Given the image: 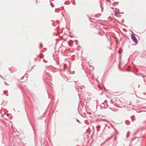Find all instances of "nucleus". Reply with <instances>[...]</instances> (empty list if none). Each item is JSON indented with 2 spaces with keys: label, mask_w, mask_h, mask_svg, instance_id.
Segmentation results:
<instances>
[{
  "label": "nucleus",
  "mask_w": 146,
  "mask_h": 146,
  "mask_svg": "<svg viewBox=\"0 0 146 146\" xmlns=\"http://www.w3.org/2000/svg\"><path fill=\"white\" fill-rule=\"evenodd\" d=\"M27 72H28V71H27V72H26V73H27Z\"/></svg>",
  "instance_id": "obj_31"
},
{
  "label": "nucleus",
  "mask_w": 146,
  "mask_h": 146,
  "mask_svg": "<svg viewBox=\"0 0 146 146\" xmlns=\"http://www.w3.org/2000/svg\"><path fill=\"white\" fill-rule=\"evenodd\" d=\"M136 75H138V74H136Z\"/></svg>",
  "instance_id": "obj_23"
},
{
  "label": "nucleus",
  "mask_w": 146,
  "mask_h": 146,
  "mask_svg": "<svg viewBox=\"0 0 146 146\" xmlns=\"http://www.w3.org/2000/svg\"><path fill=\"white\" fill-rule=\"evenodd\" d=\"M99 34H100V33H99Z\"/></svg>",
  "instance_id": "obj_29"
},
{
  "label": "nucleus",
  "mask_w": 146,
  "mask_h": 146,
  "mask_svg": "<svg viewBox=\"0 0 146 146\" xmlns=\"http://www.w3.org/2000/svg\"><path fill=\"white\" fill-rule=\"evenodd\" d=\"M131 38L132 40L136 43H137L138 41L137 38L134 35L132 34L131 35Z\"/></svg>",
  "instance_id": "obj_1"
},
{
  "label": "nucleus",
  "mask_w": 146,
  "mask_h": 146,
  "mask_svg": "<svg viewBox=\"0 0 146 146\" xmlns=\"http://www.w3.org/2000/svg\"><path fill=\"white\" fill-rule=\"evenodd\" d=\"M121 56L120 55L119 56V60H121Z\"/></svg>",
  "instance_id": "obj_14"
},
{
  "label": "nucleus",
  "mask_w": 146,
  "mask_h": 146,
  "mask_svg": "<svg viewBox=\"0 0 146 146\" xmlns=\"http://www.w3.org/2000/svg\"><path fill=\"white\" fill-rule=\"evenodd\" d=\"M100 106L102 107V108H103L104 107V103H102V104H101L100 105Z\"/></svg>",
  "instance_id": "obj_4"
},
{
  "label": "nucleus",
  "mask_w": 146,
  "mask_h": 146,
  "mask_svg": "<svg viewBox=\"0 0 146 146\" xmlns=\"http://www.w3.org/2000/svg\"><path fill=\"white\" fill-rule=\"evenodd\" d=\"M114 11V12H115V15H116L117 14H121V13H119L118 11Z\"/></svg>",
  "instance_id": "obj_2"
},
{
  "label": "nucleus",
  "mask_w": 146,
  "mask_h": 146,
  "mask_svg": "<svg viewBox=\"0 0 146 146\" xmlns=\"http://www.w3.org/2000/svg\"><path fill=\"white\" fill-rule=\"evenodd\" d=\"M120 62H119V64H120Z\"/></svg>",
  "instance_id": "obj_24"
},
{
  "label": "nucleus",
  "mask_w": 146,
  "mask_h": 146,
  "mask_svg": "<svg viewBox=\"0 0 146 146\" xmlns=\"http://www.w3.org/2000/svg\"><path fill=\"white\" fill-rule=\"evenodd\" d=\"M129 131H128V133H129Z\"/></svg>",
  "instance_id": "obj_25"
},
{
  "label": "nucleus",
  "mask_w": 146,
  "mask_h": 146,
  "mask_svg": "<svg viewBox=\"0 0 146 146\" xmlns=\"http://www.w3.org/2000/svg\"><path fill=\"white\" fill-rule=\"evenodd\" d=\"M116 139H117V136H115V140Z\"/></svg>",
  "instance_id": "obj_13"
},
{
  "label": "nucleus",
  "mask_w": 146,
  "mask_h": 146,
  "mask_svg": "<svg viewBox=\"0 0 146 146\" xmlns=\"http://www.w3.org/2000/svg\"><path fill=\"white\" fill-rule=\"evenodd\" d=\"M28 77V76H25V77H26V78H27Z\"/></svg>",
  "instance_id": "obj_18"
},
{
  "label": "nucleus",
  "mask_w": 146,
  "mask_h": 146,
  "mask_svg": "<svg viewBox=\"0 0 146 146\" xmlns=\"http://www.w3.org/2000/svg\"><path fill=\"white\" fill-rule=\"evenodd\" d=\"M43 61L45 63H46L47 62V60H43Z\"/></svg>",
  "instance_id": "obj_10"
},
{
  "label": "nucleus",
  "mask_w": 146,
  "mask_h": 146,
  "mask_svg": "<svg viewBox=\"0 0 146 146\" xmlns=\"http://www.w3.org/2000/svg\"><path fill=\"white\" fill-rule=\"evenodd\" d=\"M97 127V130L98 131H99L100 130L99 128L100 127V126L99 125H97V127Z\"/></svg>",
  "instance_id": "obj_3"
},
{
  "label": "nucleus",
  "mask_w": 146,
  "mask_h": 146,
  "mask_svg": "<svg viewBox=\"0 0 146 146\" xmlns=\"http://www.w3.org/2000/svg\"><path fill=\"white\" fill-rule=\"evenodd\" d=\"M25 75H28V74H25V76H23V77H22L21 78V80L23 79V78L25 77Z\"/></svg>",
  "instance_id": "obj_5"
},
{
  "label": "nucleus",
  "mask_w": 146,
  "mask_h": 146,
  "mask_svg": "<svg viewBox=\"0 0 146 146\" xmlns=\"http://www.w3.org/2000/svg\"><path fill=\"white\" fill-rule=\"evenodd\" d=\"M74 5H75V3L74 4Z\"/></svg>",
  "instance_id": "obj_27"
},
{
  "label": "nucleus",
  "mask_w": 146,
  "mask_h": 146,
  "mask_svg": "<svg viewBox=\"0 0 146 146\" xmlns=\"http://www.w3.org/2000/svg\"><path fill=\"white\" fill-rule=\"evenodd\" d=\"M140 86V85H139L138 86V87L139 88Z\"/></svg>",
  "instance_id": "obj_19"
},
{
  "label": "nucleus",
  "mask_w": 146,
  "mask_h": 146,
  "mask_svg": "<svg viewBox=\"0 0 146 146\" xmlns=\"http://www.w3.org/2000/svg\"><path fill=\"white\" fill-rule=\"evenodd\" d=\"M0 77H1V78H3V77H2V76H1V75H0Z\"/></svg>",
  "instance_id": "obj_16"
},
{
  "label": "nucleus",
  "mask_w": 146,
  "mask_h": 146,
  "mask_svg": "<svg viewBox=\"0 0 146 146\" xmlns=\"http://www.w3.org/2000/svg\"><path fill=\"white\" fill-rule=\"evenodd\" d=\"M131 119L132 121H133V119H132L131 117Z\"/></svg>",
  "instance_id": "obj_17"
},
{
  "label": "nucleus",
  "mask_w": 146,
  "mask_h": 146,
  "mask_svg": "<svg viewBox=\"0 0 146 146\" xmlns=\"http://www.w3.org/2000/svg\"><path fill=\"white\" fill-rule=\"evenodd\" d=\"M122 22H123L124 21V20L123 19H122Z\"/></svg>",
  "instance_id": "obj_15"
},
{
  "label": "nucleus",
  "mask_w": 146,
  "mask_h": 146,
  "mask_svg": "<svg viewBox=\"0 0 146 146\" xmlns=\"http://www.w3.org/2000/svg\"><path fill=\"white\" fill-rule=\"evenodd\" d=\"M42 47V43H40V48H41Z\"/></svg>",
  "instance_id": "obj_9"
},
{
  "label": "nucleus",
  "mask_w": 146,
  "mask_h": 146,
  "mask_svg": "<svg viewBox=\"0 0 146 146\" xmlns=\"http://www.w3.org/2000/svg\"><path fill=\"white\" fill-rule=\"evenodd\" d=\"M5 84H6V82H5Z\"/></svg>",
  "instance_id": "obj_20"
},
{
  "label": "nucleus",
  "mask_w": 146,
  "mask_h": 146,
  "mask_svg": "<svg viewBox=\"0 0 146 146\" xmlns=\"http://www.w3.org/2000/svg\"><path fill=\"white\" fill-rule=\"evenodd\" d=\"M127 71H130V70H128Z\"/></svg>",
  "instance_id": "obj_28"
},
{
  "label": "nucleus",
  "mask_w": 146,
  "mask_h": 146,
  "mask_svg": "<svg viewBox=\"0 0 146 146\" xmlns=\"http://www.w3.org/2000/svg\"><path fill=\"white\" fill-rule=\"evenodd\" d=\"M50 5L52 7H54V5L52 4V2L50 3Z\"/></svg>",
  "instance_id": "obj_6"
},
{
  "label": "nucleus",
  "mask_w": 146,
  "mask_h": 146,
  "mask_svg": "<svg viewBox=\"0 0 146 146\" xmlns=\"http://www.w3.org/2000/svg\"><path fill=\"white\" fill-rule=\"evenodd\" d=\"M31 125L32 127H33L32 125V124H31Z\"/></svg>",
  "instance_id": "obj_26"
},
{
  "label": "nucleus",
  "mask_w": 146,
  "mask_h": 146,
  "mask_svg": "<svg viewBox=\"0 0 146 146\" xmlns=\"http://www.w3.org/2000/svg\"><path fill=\"white\" fill-rule=\"evenodd\" d=\"M4 94H5V93L4 92Z\"/></svg>",
  "instance_id": "obj_21"
},
{
  "label": "nucleus",
  "mask_w": 146,
  "mask_h": 146,
  "mask_svg": "<svg viewBox=\"0 0 146 146\" xmlns=\"http://www.w3.org/2000/svg\"><path fill=\"white\" fill-rule=\"evenodd\" d=\"M74 82H75V84H77V83L78 82H77V81H75Z\"/></svg>",
  "instance_id": "obj_11"
},
{
  "label": "nucleus",
  "mask_w": 146,
  "mask_h": 146,
  "mask_svg": "<svg viewBox=\"0 0 146 146\" xmlns=\"http://www.w3.org/2000/svg\"><path fill=\"white\" fill-rule=\"evenodd\" d=\"M76 121L79 123H81L80 121L78 119H76Z\"/></svg>",
  "instance_id": "obj_7"
},
{
  "label": "nucleus",
  "mask_w": 146,
  "mask_h": 146,
  "mask_svg": "<svg viewBox=\"0 0 146 146\" xmlns=\"http://www.w3.org/2000/svg\"><path fill=\"white\" fill-rule=\"evenodd\" d=\"M134 139H132V140H134Z\"/></svg>",
  "instance_id": "obj_22"
},
{
  "label": "nucleus",
  "mask_w": 146,
  "mask_h": 146,
  "mask_svg": "<svg viewBox=\"0 0 146 146\" xmlns=\"http://www.w3.org/2000/svg\"><path fill=\"white\" fill-rule=\"evenodd\" d=\"M129 136L127 134V135H126V137H127V138Z\"/></svg>",
  "instance_id": "obj_12"
},
{
  "label": "nucleus",
  "mask_w": 146,
  "mask_h": 146,
  "mask_svg": "<svg viewBox=\"0 0 146 146\" xmlns=\"http://www.w3.org/2000/svg\"><path fill=\"white\" fill-rule=\"evenodd\" d=\"M80 88L81 89H83V88H85L84 86H81V87H80Z\"/></svg>",
  "instance_id": "obj_8"
},
{
  "label": "nucleus",
  "mask_w": 146,
  "mask_h": 146,
  "mask_svg": "<svg viewBox=\"0 0 146 146\" xmlns=\"http://www.w3.org/2000/svg\"><path fill=\"white\" fill-rule=\"evenodd\" d=\"M36 59V58H35V60Z\"/></svg>",
  "instance_id": "obj_30"
}]
</instances>
